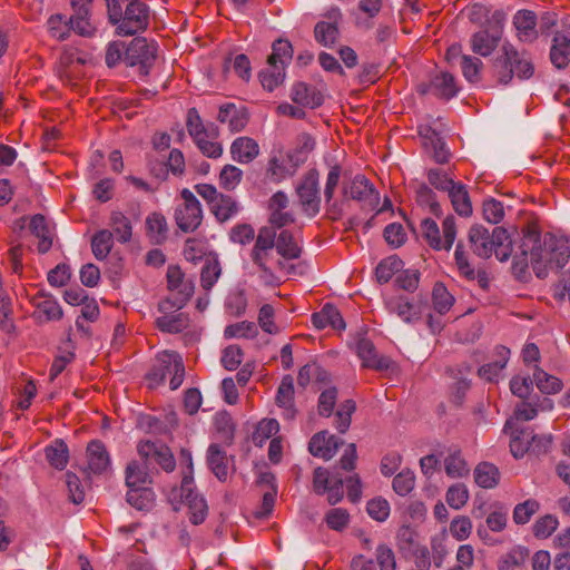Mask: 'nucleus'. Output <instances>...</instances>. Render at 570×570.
<instances>
[{
	"label": "nucleus",
	"instance_id": "nucleus-27",
	"mask_svg": "<svg viewBox=\"0 0 570 570\" xmlns=\"http://www.w3.org/2000/svg\"><path fill=\"white\" fill-rule=\"evenodd\" d=\"M217 118L220 122L227 124L234 132L243 130L248 122L247 112L244 109L236 108L234 105L220 107Z\"/></svg>",
	"mask_w": 570,
	"mask_h": 570
},
{
	"label": "nucleus",
	"instance_id": "nucleus-40",
	"mask_svg": "<svg viewBox=\"0 0 570 570\" xmlns=\"http://www.w3.org/2000/svg\"><path fill=\"white\" fill-rule=\"evenodd\" d=\"M37 311L42 314L47 321H57L62 317V308L57 299L49 295H40L35 299Z\"/></svg>",
	"mask_w": 570,
	"mask_h": 570
},
{
	"label": "nucleus",
	"instance_id": "nucleus-64",
	"mask_svg": "<svg viewBox=\"0 0 570 570\" xmlns=\"http://www.w3.org/2000/svg\"><path fill=\"white\" fill-rule=\"evenodd\" d=\"M48 30L57 40H65L70 32V22L62 14H52L48 19Z\"/></svg>",
	"mask_w": 570,
	"mask_h": 570
},
{
	"label": "nucleus",
	"instance_id": "nucleus-18",
	"mask_svg": "<svg viewBox=\"0 0 570 570\" xmlns=\"http://www.w3.org/2000/svg\"><path fill=\"white\" fill-rule=\"evenodd\" d=\"M517 36L521 41L531 42L538 37L537 17L530 10H520L513 17Z\"/></svg>",
	"mask_w": 570,
	"mask_h": 570
},
{
	"label": "nucleus",
	"instance_id": "nucleus-15",
	"mask_svg": "<svg viewBox=\"0 0 570 570\" xmlns=\"http://www.w3.org/2000/svg\"><path fill=\"white\" fill-rule=\"evenodd\" d=\"M500 39L501 29L498 26L480 30L471 37V49L476 55L488 57L498 47Z\"/></svg>",
	"mask_w": 570,
	"mask_h": 570
},
{
	"label": "nucleus",
	"instance_id": "nucleus-35",
	"mask_svg": "<svg viewBox=\"0 0 570 570\" xmlns=\"http://www.w3.org/2000/svg\"><path fill=\"white\" fill-rule=\"evenodd\" d=\"M210 210L217 220L223 223L234 217L238 213L239 206L232 196L220 194L210 206Z\"/></svg>",
	"mask_w": 570,
	"mask_h": 570
},
{
	"label": "nucleus",
	"instance_id": "nucleus-60",
	"mask_svg": "<svg viewBox=\"0 0 570 570\" xmlns=\"http://www.w3.org/2000/svg\"><path fill=\"white\" fill-rule=\"evenodd\" d=\"M558 518L552 514H546L539 518L532 528L533 534L538 539L549 538L558 528Z\"/></svg>",
	"mask_w": 570,
	"mask_h": 570
},
{
	"label": "nucleus",
	"instance_id": "nucleus-31",
	"mask_svg": "<svg viewBox=\"0 0 570 570\" xmlns=\"http://www.w3.org/2000/svg\"><path fill=\"white\" fill-rule=\"evenodd\" d=\"M551 62L559 69L570 62V36L557 33L550 51Z\"/></svg>",
	"mask_w": 570,
	"mask_h": 570
},
{
	"label": "nucleus",
	"instance_id": "nucleus-41",
	"mask_svg": "<svg viewBox=\"0 0 570 570\" xmlns=\"http://www.w3.org/2000/svg\"><path fill=\"white\" fill-rule=\"evenodd\" d=\"M155 493L147 487L134 488L127 492V502L137 510H148L153 507Z\"/></svg>",
	"mask_w": 570,
	"mask_h": 570
},
{
	"label": "nucleus",
	"instance_id": "nucleus-49",
	"mask_svg": "<svg viewBox=\"0 0 570 570\" xmlns=\"http://www.w3.org/2000/svg\"><path fill=\"white\" fill-rule=\"evenodd\" d=\"M432 302L438 313L445 314L453 306L454 297L442 283H436L432 291Z\"/></svg>",
	"mask_w": 570,
	"mask_h": 570
},
{
	"label": "nucleus",
	"instance_id": "nucleus-5",
	"mask_svg": "<svg viewBox=\"0 0 570 570\" xmlns=\"http://www.w3.org/2000/svg\"><path fill=\"white\" fill-rule=\"evenodd\" d=\"M185 367L183 358L175 352L164 351L156 357L153 368L147 373L146 380L149 387H155L164 382L167 375H171L170 389L177 390L184 381Z\"/></svg>",
	"mask_w": 570,
	"mask_h": 570
},
{
	"label": "nucleus",
	"instance_id": "nucleus-25",
	"mask_svg": "<svg viewBox=\"0 0 570 570\" xmlns=\"http://www.w3.org/2000/svg\"><path fill=\"white\" fill-rule=\"evenodd\" d=\"M216 128L200 131V135L191 137L202 154L208 158H218L223 154V147L217 141Z\"/></svg>",
	"mask_w": 570,
	"mask_h": 570
},
{
	"label": "nucleus",
	"instance_id": "nucleus-62",
	"mask_svg": "<svg viewBox=\"0 0 570 570\" xmlns=\"http://www.w3.org/2000/svg\"><path fill=\"white\" fill-rule=\"evenodd\" d=\"M338 37V29L335 23L321 21L315 27L316 40L325 47L335 43Z\"/></svg>",
	"mask_w": 570,
	"mask_h": 570
},
{
	"label": "nucleus",
	"instance_id": "nucleus-43",
	"mask_svg": "<svg viewBox=\"0 0 570 570\" xmlns=\"http://www.w3.org/2000/svg\"><path fill=\"white\" fill-rule=\"evenodd\" d=\"M146 229L149 238L155 243L163 242L167 236V222L164 215L151 213L146 218Z\"/></svg>",
	"mask_w": 570,
	"mask_h": 570
},
{
	"label": "nucleus",
	"instance_id": "nucleus-34",
	"mask_svg": "<svg viewBox=\"0 0 570 570\" xmlns=\"http://www.w3.org/2000/svg\"><path fill=\"white\" fill-rule=\"evenodd\" d=\"M207 462L213 471V473L216 475V478L220 481H225L228 476V464L226 454L219 445L212 444L208 448L207 451Z\"/></svg>",
	"mask_w": 570,
	"mask_h": 570
},
{
	"label": "nucleus",
	"instance_id": "nucleus-2",
	"mask_svg": "<svg viewBox=\"0 0 570 570\" xmlns=\"http://www.w3.org/2000/svg\"><path fill=\"white\" fill-rule=\"evenodd\" d=\"M109 21L120 36H134L148 26L147 7L139 0H106Z\"/></svg>",
	"mask_w": 570,
	"mask_h": 570
},
{
	"label": "nucleus",
	"instance_id": "nucleus-52",
	"mask_svg": "<svg viewBox=\"0 0 570 570\" xmlns=\"http://www.w3.org/2000/svg\"><path fill=\"white\" fill-rule=\"evenodd\" d=\"M92 253L97 259H105L112 247V234L107 229L99 230L91 240Z\"/></svg>",
	"mask_w": 570,
	"mask_h": 570
},
{
	"label": "nucleus",
	"instance_id": "nucleus-37",
	"mask_svg": "<svg viewBox=\"0 0 570 570\" xmlns=\"http://www.w3.org/2000/svg\"><path fill=\"white\" fill-rule=\"evenodd\" d=\"M533 381L543 394H557L563 387V383L559 377L548 374L538 366H535L533 372Z\"/></svg>",
	"mask_w": 570,
	"mask_h": 570
},
{
	"label": "nucleus",
	"instance_id": "nucleus-53",
	"mask_svg": "<svg viewBox=\"0 0 570 570\" xmlns=\"http://www.w3.org/2000/svg\"><path fill=\"white\" fill-rule=\"evenodd\" d=\"M470 492L465 484L451 485L445 493V501L453 510H461L469 501Z\"/></svg>",
	"mask_w": 570,
	"mask_h": 570
},
{
	"label": "nucleus",
	"instance_id": "nucleus-56",
	"mask_svg": "<svg viewBox=\"0 0 570 570\" xmlns=\"http://www.w3.org/2000/svg\"><path fill=\"white\" fill-rule=\"evenodd\" d=\"M293 49L287 40L279 39L273 43V52L268 57V63L285 66L292 60Z\"/></svg>",
	"mask_w": 570,
	"mask_h": 570
},
{
	"label": "nucleus",
	"instance_id": "nucleus-6",
	"mask_svg": "<svg viewBox=\"0 0 570 570\" xmlns=\"http://www.w3.org/2000/svg\"><path fill=\"white\" fill-rule=\"evenodd\" d=\"M180 460L181 464H186V471L184 472V478L180 485V497L188 507L190 522L193 524H200L206 519L208 507L205 499L196 493L193 489L194 479L191 475V453L187 450H181Z\"/></svg>",
	"mask_w": 570,
	"mask_h": 570
},
{
	"label": "nucleus",
	"instance_id": "nucleus-20",
	"mask_svg": "<svg viewBox=\"0 0 570 570\" xmlns=\"http://www.w3.org/2000/svg\"><path fill=\"white\" fill-rule=\"evenodd\" d=\"M494 357L493 362L484 364L479 368V375L489 382H497L501 377L502 371L510 358V350L505 346H497Z\"/></svg>",
	"mask_w": 570,
	"mask_h": 570
},
{
	"label": "nucleus",
	"instance_id": "nucleus-19",
	"mask_svg": "<svg viewBox=\"0 0 570 570\" xmlns=\"http://www.w3.org/2000/svg\"><path fill=\"white\" fill-rule=\"evenodd\" d=\"M384 305L389 313L396 314L405 323L410 324L419 318V309L404 296L385 297Z\"/></svg>",
	"mask_w": 570,
	"mask_h": 570
},
{
	"label": "nucleus",
	"instance_id": "nucleus-54",
	"mask_svg": "<svg viewBox=\"0 0 570 570\" xmlns=\"http://www.w3.org/2000/svg\"><path fill=\"white\" fill-rule=\"evenodd\" d=\"M257 326L253 322L242 321L227 325L224 331L226 338H254L257 335Z\"/></svg>",
	"mask_w": 570,
	"mask_h": 570
},
{
	"label": "nucleus",
	"instance_id": "nucleus-57",
	"mask_svg": "<svg viewBox=\"0 0 570 570\" xmlns=\"http://www.w3.org/2000/svg\"><path fill=\"white\" fill-rule=\"evenodd\" d=\"M222 273L219 262L216 257H208L202 268L200 282L205 289H210Z\"/></svg>",
	"mask_w": 570,
	"mask_h": 570
},
{
	"label": "nucleus",
	"instance_id": "nucleus-26",
	"mask_svg": "<svg viewBox=\"0 0 570 570\" xmlns=\"http://www.w3.org/2000/svg\"><path fill=\"white\" fill-rule=\"evenodd\" d=\"M275 247L277 255L284 261L295 259L301 255L298 240L287 229H283L279 234H276Z\"/></svg>",
	"mask_w": 570,
	"mask_h": 570
},
{
	"label": "nucleus",
	"instance_id": "nucleus-42",
	"mask_svg": "<svg viewBox=\"0 0 570 570\" xmlns=\"http://www.w3.org/2000/svg\"><path fill=\"white\" fill-rule=\"evenodd\" d=\"M157 327L166 333H179L188 326V317L184 313L165 314L156 321Z\"/></svg>",
	"mask_w": 570,
	"mask_h": 570
},
{
	"label": "nucleus",
	"instance_id": "nucleus-9",
	"mask_svg": "<svg viewBox=\"0 0 570 570\" xmlns=\"http://www.w3.org/2000/svg\"><path fill=\"white\" fill-rule=\"evenodd\" d=\"M421 234L433 249L450 250L456 237L455 220L452 216L443 220L441 236L438 224L431 218H424L421 222Z\"/></svg>",
	"mask_w": 570,
	"mask_h": 570
},
{
	"label": "nucleus",
	"instance_id": "nucleus-45",
	"mask_svg": "<svg viewBox=\"0 0 570 570\" xmlns=\"http://www.w3.org/2000/svg\"><path fill=\"white\" fill-rule=\"evenodd\" d=\"M403 262L397 256H389L380 262L375 269L376 278L380 283H387L395 274L403 268Z\"/></svg>",
	"mask_w": 570,
	"mask_h": 570
},
{
	"label": "nucleus",
	"instance_id": "nucleus-29",
	"mask_svg": "<svg viewBox=\"0 0 570 570\" xmlns=\"http://www.w3.org/2000/svg\"><path fill=\"white\" fill-rule=\"evenodd\" d=\"M294 385L291 377L283 379L278 386L276 403L279 407H283V416L287 420H293L295 416L294 409Z\"/></svg>",
	"mask_w": 570,
	"mask_h": 570
},
{
	"label": "nucleus",
	"instance_id": "nucleus-22",
	"mask_svg": "<svg viewBox=\"0 0 570 570\" xmlns=\"http://www.w3.org/2000/svg\"><path fill=\"white\" fill-rule=\"evenodd\" d=\"M292 100L306 108H317L323 104V96L314 87L305 82H296L291 91Z\"/></svg>",
	"mask_w": 570,
	"mask_h": 570
},
{
	"label": "nucleus",
	"instance_id": "nucleus-10",
	"mask_svg": "<svg viewBox=\"0 0 570 570\" xmlns=\"http://www.w3.org/2000/svg\"><path fill=\"white\" fill-rule=\"evenodd\" d=\"M318 171L309 169L298 181L296 193L304 213L313 217L321 208V196L318 188Z\"/></svg>",
	"mask_w": 570,
	"mask_h": 570
},
{
	"label": "nucleus",
	"instance_id": "nucleus-48",
	"mask_svg": "<svg viewBox=\"0 0 570 570\" xmlns=\"http://www.w3.org/2000/svg\"><path fill=\"white\" fill-rule=\"evenodd\" d=\"M432 87L438 96L445 99H451L458 94L454 77L448 72L436 75L432 80Z\"/></svg>",
	"mask_w": 570,
	"mask_h": 570
},
{
	"label": "nucleus",
	"instance_id": "nucleus-46",
	"mask_svg": "<svg viewBox=\"0 0 570 570\" xmlns=\"http://www.w3.org/2000/svg\"><path fill=\"white\" fill-rule=\"evenodd\" d=\"M46 458L51 466L62 470L68 463V448L61 440H56L46 448Z\"/></svg>",
	"mask_w": 570,
	"mask_h": 570
},
{
	"label": "nucleus",
	"instance_id": "nucleus-61",
	"mask_svg": "<svg viewBox=\"0 0 570 570\" xmlns=\"http://www.w3.org/2000/svg\"><path fill=\"white\" fill-rule=\"evenodd\" d=\"M539 510V502L534 499H528L519 503L513 509V521L517 524H525L530 521L532 515Z\"/></svg>",
	"mask_w": 570,
	"mask_h": 570
},
{
	"label": "nucleus",
	"instance_id": "nucleus-30",
	"mask_svg": "<svg viewBox=\"0 0 570 570\" xmlns=\"http://www.w3.org/2000/svg\"><path fill=\"white\" fill-rule=\"evenodd\" d=\"M475 483L483 489H493L500 482L499 469L489 462L479 463L473 472Z\"/></svg>",
	"mask_w": 570,
	"mask_h": 570
},
{
	"label": "nucleus",
	"instance_id": "nucleus-32",
	"mask_svg": "<svg viewBox=\"0 0 570 570\" xmlns=\"http://www.w3.org/2000/svg\"><path fill=\"white\" fill-rule=\"evenodd\" d=\"M30 230L39 239L38 250L47 253L52 246V236L46 218L42 215H35L30 220Z\"/></svg>",
	"mask_w": 570,
	"mask_h": 570
},
{
	"label": "nucleus",
	"instance_id": "nucleus-21",
	"mask_svg": "<svg viewBox=\"0 0 570 570\" xmlns=\"http://www.w3.org/2000/svg\"><path fill=\"white\" fill-rule=\"evenodd\" d=\"M230 154L234 160L240 164H248L259 155V146L250 137H238L232 142Z\"/></svg>",
	"mask_w": 570,
	"mask_h": 570
},
{
	"label": "nucleus",
	"instance_id": "nucleus-59",
	"mask_svg": "<svg viewBox=\"0 0 570 570\" xmlns=\"http://www.w3.org/2000/svg\"><path fill=\"white\" fill-rule=\"evenodd\" d=\"M472 521L469 517L458 515L450 522L449 531L456 541L466 540L472 533Z\"/></svg>",
	"mask_w": 570,
	"mask_h": 570
},
{
	"label": "nucleus",
	"instance_id": "nucleus-17",
	"mask_svg": "<svg viewBox=\"0 0 570 570\" xmlns=\"http://www.w3.org/2000/svg\"><path fill=\"white\" fill-rule=\"evenodd\" d=\"M356 353L363 362V366L375 370L390 368L391 361L385 356H379L373 343L367 338H360L356 343Z\"/></svg>",
	"mask_w": 570,
	"mask_h": 570
},
{
	"label": "nucleus",
	"instance_id": "nucleus-23",
	"mask_svg": "<svg viewBox=\"0 0 570 570\" xmlns=\"http://www.w3.org/2000/svg\"><path fill=\"white\" fill-rule=\"evenodd\" d=\"M88 468L92 473L101 474L110 466V456L105 445L99 441H91L87 446Z\"/></svg>",
	"mask_w": 570,
	"mask_h": 570
},
{
	"label": "nucleus",
	"instance_id": "nucleus-28",
	"mask_svg": "<svg viewBox=\"0 0 570 570\" xmlns=\"http://www.w3.org/2000/svg\"><path fill=\"white\" fill-rule=\"evenodd\" d=\"M313 325L320 330L331 326L336 330L345 328V323L336 307L326 304L321 312L313 314Z\"/></svg>",
	"mask_w": 570,
	"mask_h": 570
},
{
	"label": "nucleus",
	"instance_id": "nucleus-63",
	"mask_svg": "<svg viewBox=\"0 0 570 570\" xmlns=\"http://www.w3.org/2000/svg\"><path fill=\"white\" fill-rule=\"evenodd\" d=\"M392 485H393V490L399 495H402V497L407 495L409 493L412 492V490L415 487V475H414V472L409 470V469H405V470L401 471L393 479V484Z\"/></svg>",
	"mask_w": 570,
	"mask_h": 570
},
{
	"label": "nucleus",
	"instance_id": "nucleus-38",
	"mask_svg": "<svg viewBox=\"0 0 570 570\" xmlns=\"http://www.w3.org/2000/svg\"><path fill=\"white\" fill-rule=\"evenodd\" d=\"M511 438L510 450L514 458H522L530 451L531 431H519L514 425L511 430L504 431Z\"/></svg>",
	"mask_w": 570,
	"mask_h": 570
},
{
	"label": "nucleus",
	"instance_id": "nucleus-58",
	"mask_svg": "<svg viewBox=\"0 0 570 570\" xmlns=\"http://www.w3.org/2000/svg\"><path fill=\"white\" fill-rule=\"evenodd\" d=\"M243 179V170L234 165H225L219 174V186L225 190H234Z\"/></svg>",
	"mask_w": 570,
	"mask_h": 570
},
{
	"label": "nucleus",
	"instance_id": "nucleus-39",
	"mask_svg": "<svg viewBox=\"0 0 570 570\" xmlns=\"http://www.w3.org/2000/svg\"><path fill=\"white\" fill-rule=\"evenodd\" d=\"M111 234L120 243H127L132 235L130 220L121 212H112L110 215Z\"/></svg>",
	"mask_w": 570,
	"mask_h": 570
},
{
	"label": "nucleus",
	"instance_id": "nucleus-36",
	"mask_svg": "<svg viewBox=\"0 0 570 570\" xmlns=\"http://www.w3.org/2000/svg\"><path fill=\"white\" fill-rule=\"evenodd\" d=\"M444 470L446 475L452 479L464 478L470 472V468L460 451H453L445 456Z\"/></svg>",
	"mask_w": 570,
	"mask_h": 570
},
{
	"label": "nucleus",
	"instance_id": "nucleus-33",
	"mask_svg": "<svg viewBox=\"0 0 570 570\" xmlns=\"http://www.w3.org/2000/svg\"><path fill=\"white\" fill-rule=\"evenodd\" d=\"M454 210L460 216L472 214V204L465 187L461 184H453L448 190Z\"/></svg>",
	"mask_w": 570,
	"mask_h": 570
},
{
	"label": "nucleus",
	"instance_id": "nucleus-16",
	"mask_svg": "<svg viewBox=\"0 0 570 570\" xmlns=\"http://www.w3.org/2000/svg\"><path fill=\"white\" fill-rule=\"evenodd\" d=\"M338 445L340 442L334 435L330 434L327 431H322L311 439L308 450L314 456L330 460L335 455Z\"/></svg>",
	"mask_w": 570,
	"mask_h": 570
},
{
	"label": "nucleus",
	"instance_id": "nucleus-3",
	"mask_svg": "<svg viewBox=\"0 0 570 570\" xmlns=\"http://www.w3.org/2000/svg\"><path fill=\"white\" fill-rule=\"evenodd\" d=\"M469 240L474 254L482 258L494 254L500 262H505L512 253L511 237L502 227H495L490 234L483 226L474 225L470 228Z\"/></svg>",
	"mask_w": 570,
	"mask_h": 570
},
{
	"label": "nucleus",
	"instance_id": "nucleus-12",
	"mask_svg": "<svg viewBox=\"0 0 570 570\" xmlns=\"http://www.w3.org/2000/svg\"><path fill=\"white\" fill-rule=\"evenodd\" d=\"M345 197L358 200L371 209H375L380 202L379 193L363 175H356L343 187Z\"/></svg>",
	"mask_w": 570,
	"mask_h": 570
},
{
	"label": "nucleus",
	"instance_id": "nucleus-50",
	"mask_svg": "<svg viewBox=\"0 0 570 570\" xmlns=\"http://www.w3.org/2000/svg\"><path fill=\"white\" fill-rule=\"evenodd\" d=\"M283 66L268 63L267 68L259 73L262 86L268 91L278 87L285 78Z\"/></svg>",
	"mask_w": 570,
	"mask_h": 570
},
{
	"label": "nucleus",
	"instance_id": "nucleus-55",
	"mask_svg": "<svg viewBox=\"0 0 570 570\" xmlns=\"http://www.w3.org/2000/svg\"><path fill=\"white\" fill-rule=\"evenodd\" d=\"M168 288L178 291L188 298L193 293V286L184 282V274L178 266H169L167 271Z\"/></svg>",
	"mask_w": 570,
	"mask_h": 570
},
{
	"label": "nucleus",
	"instance_id": "nucleus-44",
	"mask_svg": "<svg viewBox=\"0 0 570 570\" xmlns=\"http://www.w3.org/2000/svg\"><path fill=\"white\" fill-rule=\"evenodd\" d=\"M509 510L501 503H493L490 507V512L487 517V527L492 532H502L508 525Z\"/></svg>",
	"mask_w": 570,
	"mask_h": 570
},
{
	"label": "nucleus",
	"instance_id": "nucleus-4",
	"mask_svg": "<svg viewBox=\"0 0 570 570\" xmlns=\"http://www.w3.org/2000/svg\"><path fill=\"white\" fill-rule=\"evenodd\" d=\"M570 248L563 238L547 237L543 245L531 250L530 262L535 275L544 278L549 271L562 268L569 261Z\"/></svg>",
	"mask_w": 570,
	"mask_h": 570
},
{
	"label": "nucleus",
	"instance_id": "nucleus-14",
	"mask_svg": "<svg viewBox=\"0 0 570 570\" xmlns=\"http://www.w3.org/2000/svg\"><path fill=\"white\" fill-rule=\"evenodd\" d=\"M298 166V161L294 160V155L288 154L286 160L282 154H274L268 159L266 176L273 183H281L293 176Z\"/></svg>",
	"mask_w": 570,
	"mask_h": 570
},
{
	"label": "nucleus",
	"instance_id": "nucleus-7",
	"mask_svg": "<svg viewBox=\"0 0 570 570\" xmlns=\"http://www.w3.org/2000/svg\"><path fill=\"white\" fill-rule=\"evenodd\" d=\"M504 57L495 62L498 81L508 85L513 76L519 79H529L534 71L532 61L524 52L515 51L511 46H504Z\"/></svg>",
	"mask_w": 570,
	"mask_h": 570
},
{
	"label": "nucleus",
	"instance_id": "nucleus-11",
	"mask_svg": "<svg viewBox=\"0 0 570 570\" xmlns=\"http://www.w3.org/2000/svg\"><path fill=\"white\" fill-rule=\"evenodd\" d=\"M314 491L318 494H327L330 504H335L343 498V479L337 473L331 474L324 468H317L313 478Z\"/></svg>",
	"mask_w": 570,
	"mask_h": 570
},
{
	"label": "nucleus",
	"instance_id": "nucleus-24",
	"mask_svg": "<svg viewBox=\"0 0 570 570\" xmlns=\"http://www.w3.org/2000/svg\"><path fill=\"white\" fill-rule=\"evenodd\" d=\"M419 132L423 139L425 148L433 151L434 159L440 164L446 163L450 154L439 134L426 126H421Z\"/></svg>",
	"mask_w": 570,
	"mask_h": 570
},
{
	"label": "nucleus",
	"instance_id": "nucleus-1",
	"mask_svg": "<svg viewBox=\"0 0 570 570\" xmlns=\"http://www.w3.org/2000/svg\"><path fill=\"white\" fill-rule=\"evenodd\" d=\"M276 230L272 227H262L250 250V261L255 273L266 285L278 283V274L285 272V261L277 255L275 247Z\"/></svg>",
	"mask_w": 570,
	"mask_h": 570
},
{
	"label": "nucleus",
	"instance_id": "nucleus-51",
	"mask_svg": "<svg viewBox=\"0 0 570 570\" xmlns=\"http://www.w3.org/2000/svg\"><path fill=\"white\" fill-rule=\"evenodd\" d=\"M81 314L76 320L78 331L89 334V328L85 326V322H95L98 320L100 311L95 299L87 298L82 304Z\"/></svg>",
	"mask_w": 570,
	"mask_h": 570
},
{
	"label": "nucleus",
	"instance_id": "nucleus-8",
	"mask_svg": "<svg viewBox=\"0 0 570 570\" xmlns=\"http://www.w3.org/2000/svg\"><path fill=\"white\" fill-rule=\"evenodd\" d=\"M175 222L185 233L196 230L203 220V208L196 196L187 188L180 193V199L175 208Z\"/></svg>",
	"mask_w": 570,
	"mask_h": 570
},
{
	"label": "nucleus",
	"instance_id": "nucleus-13",
	"mask_svg": "<svg viewBox=\"0 0 570 570\" xmlns=\"http://www.w3.org/2000/svg\"><path fill=\"white\" fill-rule=\"evenodd\" d=\"M138 453L148 462L159 464L165 471L175 469V459L170 449L158 442L141 441L138 444Z\"/></svg>",
	"mask_w": 570,
	"mask_h": 570
},
{
	"label": "nucleus",
	"instance_id": "nucleus-47",
	"mask_svg": "<svg viewBox=\"0 0 570 570\" xmlns=\"http://www.w3.org/2000/svg\"><path fill=\"white\" fill-rule=\"evenodd\" d=\"M527 557L528 550L525 548L520 546L514 547L500 558L498 569L517 570L525 562Z\"/></svg>",
	"mask_w": 570,
	"mask_h": 570
}]
</instances>
